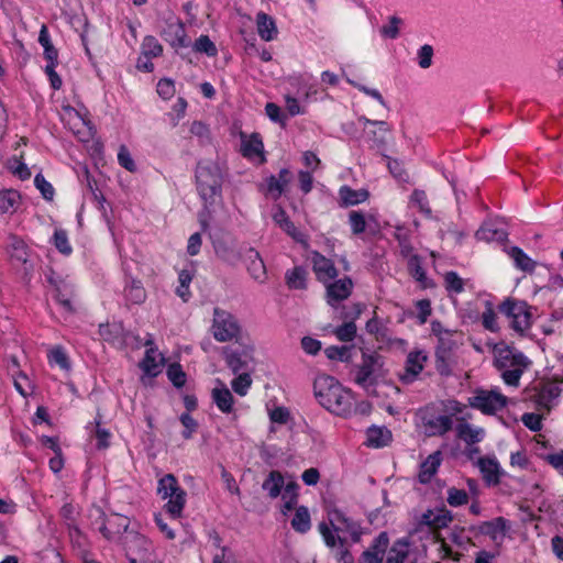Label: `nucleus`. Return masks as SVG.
<instances>
[{
    "label": "nucleus",
    "mask_w": 563,
    "mask_h": 563,
    "mask_svg": "<svg viewBox=\"0 0 563 563\" xmlns=\"http://www.w3.org/2000/svg\"><path fill=\"white\" fill-rule=\"evenodd\" d=\"M313 394L324 409L336 416L347 417L353 411L355 400L352 391L330 375H319L314 379Z\"/></svg>",
    "instance_id": "nucleus-1"
},
{
    "label": "nucleus",
    "mask_w": 563,
    "mask_h": 563,
    "mask_svg": "<svg viewBox=\"0 0 563 563\" xmlns=\"http://www.w3.org/2000/svg\"><path fill=\"white\" fill-rule=\"evenodd\" d=\"M532 361L516 347L504 343L494 347V366L499 372L503 382L517 388L522 375L530 369Z\"/></svg>",
    "instance_id": "nucleus-2"
},
{
    "label": "nucleus",
    "mask_w": 563,
    "mask_h": 563,
    "mask_svg": "<svg viewBox=\"0 0 563 563\" xmlns=\"http://www.w3.org/2000/svg\"><path fill=\"white\" fill-rule=\"evenodd\" d=\"M329 525L319 523V531L329 548H334L338 543L343 545V538L350 537L354 542L361 538L362 530L357 521L347 517L342 510L333 508L328 511Z\"/></svg>",
    "instance_id": "nucleus-3"
},
{
    "label": "nucleus",
    "mask_w": 563,
    "mask_h": 563,
    "mask_svg": "<svg viewBox=\"0 0 563 563\" xmlns=\"http://www.w3.org/2000/svg\"><path fill=\"white\" fill-rule=\"evenodd\" d=\"M197 190L205 205H213L221 198L223 168L218 162H200L196 169Z\"/></svg>",
    "instance_id": "nucleus-4"
},
{
    "label": "nucleus",
    "mask_w": 563,
    "mask_h": 563,
    "mask_svg": "<svg viewBox=\"0 0 563 563\" xmlns=\"http://www.w3.org/2000/svg\"><path fill=\"white\" fill-rule=\"evenodd\" d=\"M157 494L162 499L167 500L164 506L165 512L172 519L180 518L186 505L187 494L173 474H166L158 479Z\"/></svg>",
    "instance_id": "nucleus-5"
},
{
    "label": "nucleus",
    "mask_w": 563,
    "mask_h": 563,
    "mask_svg": "<svg viewBox=\"0 0 563 563\" xmlns=\"http://www.w3.org/2000/svg\"><path fill=\"white\" fill-rule=\"evenodd\" d=\"M562 384L563 380L541 382L528 391V398L534 404L538 411L548 413L560 402Z\"/></svg>",
    "instance_id": "nucleus-6"
},
{
    "label": "nucleus",
    "mask_w": 563,
    "mask_h": 563,
    "mask_svg": "<svg viewBox=\"0 0 563 563\" xmlns=\"http://www.w3.org/2000/svg\"><path fill=\"white\" fill-rule=\"evenodd\" d=\"M211 333L214 340L221 343L238 341L241 334V325L231 312L214 308Z\"/></svg>",
    "instance_id": "nucleus-7"
},
{
    "label": "nucleus",
    "mask_w": 563,
    "mask_h": 563,
    "mask_svg": "<svg viewBox=\"0 0 563 563\" xmlns=\"http://www.w3.org/2000/svg\"><path fill=\"white\" fill-rule=\"evenodd\" d=\"M530 306L521 300L507 299L500 306V311L510 320V327L523 334L532 324Z\"/></svg>",
    "instance_id": "nucleus-8"
},
{
    "label": "nucleus",
    "mask_w": 563,
    "mask_h": 563,
    "mask_svg": "<svg viewBox=\"0 0 563 563\" xmlns=\"http://www.w3.org/2000/svg\"><path fill=\"white\" fill-rule=\"evenodd\" d=\"M508 404V398L499 389H476L468 398V405L485 415H495Z\"/></svg>",
    "instance_id": "nucleus-9"
},
{
    "label": "nucleus",
    "mask_w": 563,
    "mask_h": 563,
    "mask_svg": "<svg viewBox=\"0 0 563 563\" xmlns=\"http://www.w3.org/2000/svg\"><path fill=\"white\" fill-rule=\"evenodd\" d=\"M223 356L228 367L234 374L250 373L254 368V347L252 345L224 347Z\"/></svg>",
    "instance_id": "nucleus-10"
},
{
    "label": "nucleus",
    "mask_w": 563,
    "mask_h": 563,
    "mask_svg": "<svg viewBox=\"0 0 563 563\" xmlns=\"http://www.w3.org/2000/svg\"><path fill=\"white\" fill-rule=\"evenodd\" d=\"M420 428L427 437H440L452 429L453 420L448 415H438L431 408H424L418 413Z\"/></svg>",
    "instance_id": "nucleus-11"
},
{
    "label": "nucleus",
    "mask_w": 563,
    "mask_h": 563,
    "mask_svg": "<svg viewBox=\"0 0 563 563\" xmlns=\"http://www.w3.org/2000/svg\"><path fill=\"white\" fill-rule=\"evenodd\" d=\"M383 366V358L376 353H363L362 362L353 372V382L367 389L373 386V374Z\"/></svg>",
    "instance_id": "nucleus-12"
},
{
    "label": "nucleus",
    "mask_w": 563,
    "mask_h": 563,
    "mask_svg": "<svg viewBox=\"0 0 563 563\" xmlns=\"http://www.w3.org/2000/svg\"><path fill=\"white\" fill-rule=\"evenodd\" d=\"M428 362V354L424 350H412L407 354L404 369L398 374L402 384H412L423 371Z\"/></svg>",
    "instance_id": "nucleus-13"
},
{
    "label": "nucleus",
    "mask_w": 563,
    "mask_h": 563,
    "mask_svg": "<svg viewBox=\"0 0 563 563\" xmlns=\"http://www.w3.org/2000/svg\"><path fill=\"white\" fill-rule=\"evenodd\" d=\"M162 36L175 48L189 46L185 25L178 18L173 16L166 21Z\"/></svg>",
    "instance_id": "nucleus-14"
},
{
    "label": "nucleus",
    "mask_w": 563,
    "mask_h": 563,
    "mask_svg": "<svg viewBox=\"0 0 563 563\" xmlns=\"http://www.w3.org/2000/svg\"><path fill=\"white\" fill-rule=\"evenodd\" d=\"M357 121L363 125L366 139L372 142L374 146L379 147L385 144V135L389 132V126L386 121L371 120L364 115H361Z\"/></svg>",
    "instance_id": "nucleus-15"
},
{
    "label": "nucleus",
    "mask_w": 563,
    "mask_h": 563,
    "mask_svg": "<svg viewBox=\"0 0 563 563\" xmlns=\"http://www.w3.org/2000/svg\"><path fill=\"white\" fill-rule=\"evenodd\" d=\"M129 525L130 520L128 517L113 514L102 521L99 531L107 540L114 541L119 539L122 533L125 532L128 534Z\"/></svg>",
    "instance_id": "nucleus-16"
},
{
    "label": "nucleus",
    "mask_w": 563,
    "mask_h": 563,
    "mask_svg": "<svg viewBox=\"0 0 563 563\" xmlns=\"http://www.w3.org/2000/svg\"><path fill=\"white\" fill-rule=\"evenodd\" d=\"M312 269L319 282L327 284L338 276L334 263L317 251L310 253Z\"/></svg>",
    "instance_id": "nucleus-17"
},
{
    "label": "nucleus",
    "mask_w": 563,
    "mask_h": 563,
    "mask_svg": "<svg viewBox=\"0 0 563 563\" xmlns=\"http://www.w3.org/2000/svg\"><path fill=\"white\" fill-rule=\"evenodd\" d=\"M325 286L327 301L329 305L335 306L351 295L353 283L349 277H344L332 283L329 282Z\"/></svg>",
    "instance_id": "nucleus-18"
},
{
    "label": "nucleus",
    "mask_w": 563,
    "mask_h": 563,
    "mask_svg": "<svg viewBox=\"0 0 563 563\" xmlns=\"http://www.w3.org/2000/svg\"><path fill=\"white\" fill-rule=\"evenodd\" d=\"M123 544L125 545L126 556L146 554V552H154L152 542L144 536L137 532H128L124 537Z\"/></svg>",
    "instance_id": "nucleus-19"
},
{
    "label": "nucleus",
    "mask_w": 563,
    "mask_h": 563,
    "mask_svg": "<svg viewBox=\"0 0 563 563\" xmlns=\"http://www.w3.org/2000/svg\"><path fill=\"white\" fill-rule=\"evenodd\" d=\"M389 539L386 532L379 533L372 545L362 553L363 563H382Z\"/></svg>",
    "instance_id": "nucleus-20"
},
{
    "label": "nucleus",
    "mask_w": 563,
    "mask_h": 563,
    "mask_svg": "<svg viewBox=\"0 0 563 563\" xmlns=\"http://www.w3.org/2000/svg\"><path fill=\"white\" fill-rule=\"evenodd\" d=\"M507 528V521L503 517H497L489 521L478 523L474 529L484 536L489 537L494 542L504 539Z\"/></svg>",
    "instance_id": "nucleus-21"
},
{
    "label": "nucleus",
    "mask_w": 563,
    "mask_h": 563,
    "mask_svg": "<svg viewBox=\"0 0 563 563\" xmlns=\"http://www.w3.org/2000/svg\"><path fill=\"white\" fill-rule=\"evenodd\" d=\"M244 258L251 277L258 283H264L266 279V267L260 253L253 247H249L245 251Z\"/></svg>",
    "instance_id": "nucleus-22"
},
{
    "label": "nucleus",
    "mask_w": 563,
    "mask_h": 563,
    "mask_svg": "<svg viewBox=\"0 0 563 563\" xmlns=\"http://www.w3.org/2000/svg\"><path fill=\"white\" fill-rule=\"evenodd\" d=\"M477 466L483 475L484 481L488 485H496L499 483L501 468L496 457L484 456L478 459Z\"/></svg>",
    "instance_id": "nucleus-23"
},
{
    "label": "nucleus",
    "mask_w": 563,
    "mask_h": 563,
    "mask_svg": "<svg viewBox=\"0 0 563 563\" xmlns=\"http://www.w3.org/2000/svg\"><path fill=\"white\" fill-rule=\"evenodd\" d=\"M291 173L287 168H283L279 170L277 176H271L267 179V192L271 195L273 199H278L288 184L291 181Z\"/></svg>",
    "instance_id": "nucleus-24"
},
{
    "label": "nucleus",
    "mask_w": 563,
    "mask_h": 563,
    "mask_svg": "<svg viewBox=\"0 0 563 563\" xmlns=\"http://www.w3.org/2000/svg\"><path fill=\"white\" fill-rule=\"evenodd\" d=\"M273 220L295 241L307 245V236L297 230L295 224L289 220L288 216L282 208H278L274 212Z\"/></svg>",
    "instance_id": "nucleus-25"
},
{
    "label": "nucleus",
    "mask_w": 563,
    "mask_h": 563,
    "mask_svg": "<svg viewBox=\"0 0 563 563\" xmlns=\"http://www.w3.org/2000/svg\"><path fill=\"white\" fill-rule=\"evenodd\" d=\"M256 29L260 37L265 42L275 40L278 34L274 19L264 12L256 14Z\"/></svg>",
    "instance_id": "nucleus-26"
},
{
    "label": "nucleus",
    "mask_w": 563,
    "mask_h": 563,
    "mask_svg": "<svg viewBox=\"0 0 563 563\" xmlns=\"http://www.w3.org/2000/svg\"><path fill=\"white\" fill-rule=\"evenodd\" d=\"M456 435L463 442L471 445L478 443L484 439L485 430L481 427L462 421L456 426Z\"/></svg>",
    "instance_id": "nucleus-27"
},
{
    "label": "nucleus",
    "mask_w": 563,
    "mask_h": 563,
    "mask_svg": "<svg viewBox=\"0 0 563 563\" xmlns=\"http://www.w3.org/2000/svg\"><path fill=\"white\" fill-rule=\"evenodd\" d=\"M442 462V455L440 451H435L430 454L420 465L419 481L422 484H427L435 475L439 466Z\"/></svg>",
    "instance_id": "nucleus-28"
},
{
    "label": "nucleus",
    "mask_w": 563,
    "mask_h": 563,
    "mask_svg": "<svg viewBox=\"0 0 563 563\" xmlns=\"http://www.w3.org/2000/svg\"><path fill=\"white\" fill-rule=\"evenodd\" d=\"M164 364V357L154 349L148 347L141 363L142 369L150 376H156L161 373Z\"/></svg>",
    "instance_id": "nucleus-29"
},
{
    "label": "nucleus",
    "mask_w": 563,
    "mask_h": 563,
    "mask_svg": "<svg viewBox=\"0 0 563 563\" xmlns=\"http://www.w3.org/2000/svg\"><path fill=\"white\" fill-rule=\"evenodd\" d=\"M220 386L212 389V400L220 411L229 413L233 409L234 398L230 389L221 382Z\"/></svg>",
    "instance_id": "nucleus-30"
},
{
    "label": "nucleus",
    "mask_w": 563,
    "mask_h": 563,
    "mask_svg": "<svg viewBox=\"0 0 563 563\" xmlns=\"http://www.w3.org/2000/svg\"><path fill=\"white\" fill-rule=\"evenodd\" d=\"M286 483L280 472L272 471L263 482L262 488L271 498H277L284 492Z\"/></svg>",
    "instance_id": "nucleus-31"
},
{
    "label": "nucleus",
    "mask_w": 563,
    "mask_h": 563,
    "mask_svg": "<svg viewBox=\"0 0 563 563\" xmlns=\"http://www.w3.org/2000/svg\"><path fill=\"white\" fill-rule=\"evenodd\" d=\"M508 256L514 261L515 266L527 273H531L536 268V262L531 260L521 249L511 246L506 250Z\"/></svg>",
    "instance_id": "nucleus-32"
},
{
    "label": "nucleus",
    "mask_w": 563,
    "mask_h": 563,
    "mask_svg": "<svg viewBox=\"0 0 563 563\" xmlns=\"http://www.w3.org/2000/svg\"><path fill=\"white\" fill-rule=\"evenodd\" d=\"M20 194L13 189L0 191V214H12L20 205Z\"/></svg>",
    "instance_id": "nucleus-33"
},
{
    "label": "nucleus",
    "mask_w": 563,
    "mask_h": 563,
    "mask_svg": "<svg viewBox=\"0 0 563 563\" xmlns=\"http://www.w3.org/2000/svg\"><path fill=\"white\" fill-rule=\"evenodd\" d=\"M390 431L386 428L372 427L366 432V444L373 448L386 445L390 440Z\"/></svg>",
    "instance_id": "nucleus-34"
},
{
    "label": "nucleus",
    "mask_w": 563,
    "mask_h": 563,
    "mask_svg": "<svg viewBox=\"0 0 563 563\" xmlns=\"http://www.w3.org/2000/svg\"><path fill=\"white\" fill-rule=\"evenodd\" d=\"M286 284L291 289L306 288L307 271L302 267H295L288 271L285 275Z\"/></svg>",
    "instance_id": "nucleus-35"
},
{
    "label": "nucleus",
    "mask_w": 563,
    "mask_h": 563,
    "mask_svg": "<svg viewBox=\"0 0 563 563\" xmlns=\"http://www.w3.org/2000/svg\"><path fill=\"white\" fill-rule=\"evenodd\" d=\"M291 527L300 533H305L311 528V519L308 509L303 506L296 509L295 516L291 519Z\"/></svg>",
    "instance_id": "nucleus-36"
},
{
    "label": "nucleus",
    "mask_w": 563,
    "mask_h": 563,
    "mask_svg": "<svg viewBox=\"0 0 563 563\" xmlns=\"http://www.w3.org/2000/svg\"><path fill=\"white\" fill-rule=\"evenodd\" d=\"M282 498L284 500L283 505V514L286 515L297 504L298 498V485L295 482H288L284 487V492L282 494Z\"/></svg>",
    "instance_id": "nucleus-37"
},
{
    "label": "nucleus",
    "mask_w": 563,
    "mask_h": 563,
    "mask_svg": "<svg viewBox=\"0 0 563 563\" xmlns=\"http://www.w3.org/2000/svg\"><path fill=\"white\" fill-rule=\"evenodd\" d=\"M340 197L344 205L354 206L365 201L368 197L366 190H353L347 186H343L340 189Z\"/></svg>",
    "instance_id": "nucleus-38"
},
{
    "label": "nucleus",
    "mask_w": 563,
    "mask_h": 563,
    "mask_svg": "<svg viewBox=\"0 0 563 563\" xmlns=\"http://www.w3.org/2000/svg\"><path fill=\"white\" fill-rule=\"evenodd\" d=\"M476 238L481 241H501L506 238L505 231L494 228L492 223L483 224L476 232Z\"/></svg>",
    "instance_id": "nucleus-39"
},
{
    "label": "nucleus",
    "mask_w": 563,
    "mask_h": 563,
    "mask_svg": "<svg viewBox=\"0 0 563 563\" xmlns=\"http://www.w3.org/2000/svg\"><path fill=\"white\" fill-rule=\"evenodd\" d=\"M125 297L132 303H142L146 298V291L140 280H131L125 287Z\"/></svg>",
    "instance_id": "nucleus-40"
},
{
    "label": "nucleus",
    "mask_w": 563,
    "mask_h": 563,
    "mask_svg": "<svg viewBox=\"0 0 563 563\" xmlns=\"http://www.w3.org/2000/svg\"><path fill=\"white\" fill-rule=\"evenodd\" d=\"M8 251L10 255L19 262L25 263L27 260L26 245L18 236L11 235L9 238Z\"/></svg>",
    "instance_id": "nucleus-41"
},
{
    "label": "nucleus",
    "mask_w": 563,
    "mask_h": 563,
    "mask_svg": "<svg viewBox=\"0 0 563 563\" xmlns=\"http://www.w3.org/2000/svg\"><path fill=\"white\" fill-rule=\"evenodd\" d=\"M264 148L263 142L257 134L251 135L242 143V153L245 157H254L262 154Z\"/></svg>",
    "instance_id": "nucleus-42"
},
{
    "label": "nucleus",
    "mask_w": 563,
    "mask_h": 563,
    "mask_svg": "<svg viewBox=\"0 0 563 563\" xmlns=\"http://www.w3.org/2000/svg\"><path fill=\"white\" fill-rule=\"evenodd\" d=\"M47 357L51 365H57L64 371H68L70 368L69 358L65 350L59 345L52 347Z\"/></svg>",
    "instance_id": "nucleus-43"
},
{
    "label": "nucleus",
    "mask_w": 563,
    "mask_h": 563,
    "mask_svg": "<svg viewBox=\"0 0 563 563\" xmlns=\"http://www.w3.org/2000/svg\"><path fill=\"white\" fill-rule=\"evenodd\" d=\"M356 324L353 321L345 322L332 329V333L341 342H351L356 336Z\"/></svg>",
    "instance_id": "nucleus-44"
},
{
    "label": "nucleus",
    "mask_w": 563,
    "mask_h": 563,
    "mask_svg": "<svg viewBox=\"0 0 563 563\" xmlns=\"http://www.w3.org/2000/svg\"><path fill=\"white\" fill-rule=\"evenodd\" d=\"M410 205L413 208H417L424 216H431V208L429 206L428 197L423 190H413V192L410 196Z\"/></svg>",
    "instance_id": "nucleus-45"
},
{
    "label": "nucleus",
    "mask_w": 563,
    "mask_h": 563,
    "mask_svg": "<svg viewBox=\"0 0 563 563\" xmlns=\"http://www.w3.org/2000/svg\"><path fill=\"white\" fill-rule=\"evenodd\" d=\"M236 377L231 382V387L235 394L243 397L249 393L252 386V378L250 373L235 374Z\"/></svg>",
    "instance_id": "nucleus-46"
},
{
    "label": "nucleus",
    "mask_w": 563,
    "mask_h": 563,
    "mask_svg": "<svg viewBox=\"0 0 563 563\" xmlns=\"http://www.w3.org/2000/svg\"><path fill=\"white\" fill-rule=\"evenodd\" d=\"M141 47L146 58L158 57L163 53V46L154 36H145Z\"/></svg>",
    "instance_id": "nucleus-47"
},
{
    "label": "nucleus",
    "mask_w": 563,
    "mask_h": 563,
    "mask_svg": "<svg viewBox=\"0 0 563 563\" xmlns=\"http://www.w3.org/2000/svg\"><path fill=\"white\" fill-rule=\"evenodd\" d=\"M194 48L196 52L203 53L207 56L213 57L217 55L218 49L214 43L209 38L208 35H200L195 44Z\"/></svg>",
    "instance_id": "nucleus-48"
},
{
    "label": "nucleus",
    "mask_w": 563,
    "mask_h": 563,
    "mask_svg": "<svg viewBox=\"0 0 563 563\" xmlns=\"http://www.w3.org/2000/svg\"><path fill=\"white\" fill-rule=\"evenodd\" d=\"M54 245L64 255H69L73 251L65 230L57 229L54 232Z\"/></svg>",
    "instance_id": "nucleus-49"
},
{
    "label": "nucleus",
    "mask_w": 563,
    "mask_h": 563,
    "mask_svg": "<svg viewBox=\"0 0 563 563\" xmlns=\"http://www.w3.org/2000/svg\"><path fill=\"white\" fill-rule=\"evenodd\" d=\"M446 494H448V497H446L448 504L452 507H459V506L467 504V501H468V495L463 489L450 487L448 489Z\"/></svg>",
    "instance_id": "nucleus-50"
},
{
    "label": "nucleus",
    "mask_w": 563,
    "mask_h": 563,
    "mask_svg": "<svg viewBox=\"0 0 563 563\" xmlns=\"http://www.w3.org/2000/svg\"><path fill=\"white\" fill-rule=\"evenodd\" d=\"M444 283L449 291L460 294L464 290V282L455 272H448L444 275Z\"/></svg>",
    "instance_id": "nucleus-51"
},
{
    "label": "nucleus",
    "mask_w": 563,
    "mask_h": 563,
    "mask_svg": "<svg viewBox=\"0 0 563 563\" xmlns=\"http://www.w3.org/2000/svg\"><path fill=\"white\" fill-rule=\"evenodd\" d=\"M433 47L429 44L422 45L417 52L418 65L422 69H428L432 65Z\"/></svg>",
    "instance_id": "nucleus-52"
},
{
    "label": "nucleus",
    "mask_w": 563,
    "mask_h": 563,
    "mask_svg": "<svg viewBox=\"0 0 563 563\" xmlns=\"http://www.w3.org/2000/svg\"><path fill=\"white\" fill-rule=\"evenodd\" d=\"M268 417L273 423H278V424H286V423H288V421L291 418L290 411L286 407H283V406H277V407H274L273 409H269Z\"/></svg>",
    "instance_id": "nucleus-53"
},
{
    "label": "nucleus",
    "mask_w": 563,
    "mask_h": 563,
    "mask_svg": "<svg viewBox=\"0 0 563 563\" xmlns=\"http://www.w3.org/2000/svg\"><path fill=\"white\" fill-rule=\"evenodd\" d=\"M407 544L396 543L389 551L386 563H404L407 558Z\"/></svg>",
    "instance_id": "nucleus-54"
},
{
    "label": "nucleus",
    "mask_w": 563,
    "mask_h": 563,
    "mask_svg": "<svg viewBox=\"0 0 563 563\" xmlns=\"http://www.w3.org/2000/svg\"><path fill=\"white\" fill-rule=\"evenodd\" d=\"M167 376L176 387H183L186 383V374L179 364H170L167 368Z\"/></svg>",
    "instance_id": "nucleus-55"
},
{
    "label": "nucleus",
    "mask_w": 563,
    "mask_h": 563,
    "mask_svg": "<svg viewBox=\"0 0 563 563\" xmlns=\"http://www.w3.org/2000/svg\"><path fill=\"white\" fill-rule=\"evenodd\" d=\"M349 222L354 234H361L366 229L365 217L360 211H351L349 214Z\"/></svg>",
    "instance_id": "nucleus-56"
},
{
    "label": "nucleus",
    "mask_w": 563,
    "mask_h": 563,
    "mask_svg": "<svg viewBox=\"0 0 563 563\" xmlns=\"http://www.w3.org/2000/svg\"><path fill=\"white\" fill-rule=\"evenodd\" d=\"M118 162L123 168H125L126 170H129L131 173L136 170V165L134 163V159L132 158V155L125 145H121L119 148Z\"/></svg>",
    "instance_id": "nucleus-57"
},
{
    "label": "nucleus",
    "mask_w": 563,
    "mask_h": 563,
    "mask_svg": "<svg viewBox=\"0 0 563 563\" xmlns=\"http://www.w3.org/2000/svg\"><path fill=\"white\" fill-rule=\"evenodd\" d=\"M482 323L486 330L495 332L498 330L497 314L489 303L486 310L482 313Z\"/></svg>",
    "instance_id": "nucleus-58"
},
{
    "label": "nucleus",
    "mask_w": 563,
    "mask_h": 563,
    "mask_svg": "<svg viewBox=\"0 0 563 563\" xmlns=\"http://www.w3.org/2000/svg\"><path fill=\"white\" fill-rule=\"evenodd\" d=\"M401 24V19L397 16H390L388 24L384 25L380 29V34L388 38H397L399 35V25Z\"/></svg>",
    "instance_id": "nucleus-59"
},
{
    "label": "nucleus",
    "mask_w": 563,
    "mask_h": 563,
    "mask_svg": "<svg viewBox=\"0 0 563 563\" xmlns=\"http://www.w3.org/2000/svg\"><path fill=\"white\" fill-rule=\"evenodd\" d=\"M347 81H349V84H351L352 86L357 88L360 91L364 92L366 96L372 97L375 100H377V102L379 104H382L384 108L388 109L386 101L384 100L382 93L377 89L368 88V87L361 85L352 79H347Z\"/></svg>",
    "instance_id": "nucleus-60"
},
{
    "label": "nucleus",
    "mask_w": 563,
    "mask_h": 563,
    "mask_svg": "<svg viewBox=\"0 0 563 563\" xmlns=\"http://www.w3.org/2000/svg\"><path fill=\"white\" fill-rule=\"evenodd\" d=\"M325 355L330 360H338L345 362L349 360L350 347L347 346H329L324 350Z\"/></svg>",
    "instance_id": "nucleus-61"
},
{
    "label": "nucleus",
    "mask_w": 563,
    "mask_h": 563,
    "mask_svg": "<svg viewBox=\"0 0 563 563\" xmlns=\"http://www.w3.org/2000/svg\"><path fill=\"white\" fill-rule=\"evenodd\" d=\"M34 184L45 199L49 200L53 198L54 188L41 174L35 176Z\"/></svg>",
    "instance_id": "nucleus-62"
},
{
    "label": "nucleus",
    "mask_w": 563,
    "mask_h": 563,
    "mask_svg": "<svg viewBox=\"0 0 563 563\" xmlns=\"http://www.w3.org/2000/svg\"><path fill=\"white\" fill-rule=\"evenodd\" d=\"M544 461L563 476V450L547 454Z\"/></svg>",
    "instance_id": "nucleus-63"
},
{
    "label": "nucleus",
    "mask_w": 563,
    "mask_h": 563,
    "mask_svg": "<svg viewBox=\"0 0 563 563\" xmlns=\"http://www.w3.org/2000/svg\"><path fill=\"white\" fill-rule=\"evenodd\" d=\"M157 93L165 100L175 95V85L170 79H161L157 84Z\"/></svg>",
    "instance_id": "nucleus-64"
}]
</instances>
